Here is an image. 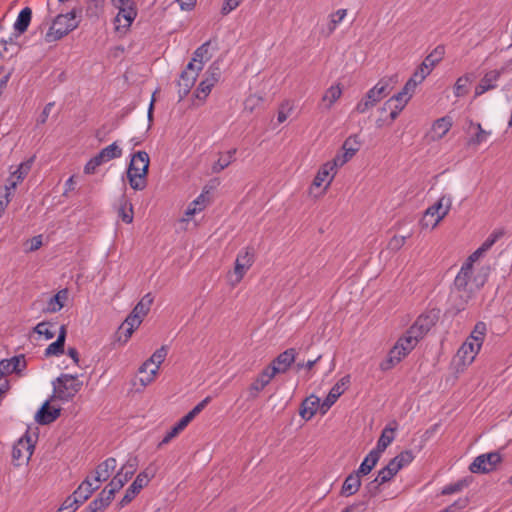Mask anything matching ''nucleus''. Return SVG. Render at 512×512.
Returning <instances> with one entry per match:
<instances>
[{"label": "nucleus", "mask_w": 512, "mask_h": 512, "mask_svg": "<svg viewBox=\"0 0 512 512\" xmlns=\"http://www.w3.org/2000/svg\"><path fill=\"white\" fill-rule=\"evenodd\" d=\"M436 213L432 209V207H428L424 213V216L421 220V225L423 228H435L437 225H434L433 223L436 220Z\"/></svg>", "instance_id": "13d9d810"}, {"label": "nucleus", "mask_w": 512, "mask_h": 512, "mask_svg": "<svg viewBox=\"0 0 512 512\" xmlns=\"http://www.w3.org/2000/svg\"><path fill=\"white\" fill-rule=\"evenodd\" d=\"M503 230L493 231L486 240L479 247L484 253H486L491 247L503 236Z\"/></svg>", "instance_id": "5fc2aeb1"}, {"label": "nucleus", "mask_w": 512, "mask_h": 512, "mask_svg": "<svg viewBox=\"0 0 512 512\" xmlns=\"http://www.w3.org/2000/svg\"><path fill=\"white\" fill-rule=\"evenodd\" d=\"M99 488L97 483H94L90 477H87L73 492L77 498L78 503H84L92 493Z\"/></svg>", "instance_id": "c85d7f7f"}, {"label": "nucleus", "mask_w": 512, "mask_h": 512, "mask_svg": "<svg viewBox=\"0 0 512 512\" xmlns=\"http://www.w3.org/2000/svg\"><path fill=\"white\" fill-rule=\"evenodd\" d=\"M130 478L126 476L124 472L119 470L116 475L111 479L108 485L105 487L112 495L115 496V493L118 492L129 480Z\"/></svg>", "instance_id": "a19ab883"}, {"label": "nucleus", "mask_w": 512, "mask_h": 512, "mask_svg": "<svg viewBox=\"0 0 512 512\" xmlns=\"http://www.w3.org/2000/svg\"><path fill=\"white\" fill-rule=\"evenodd\" d=\"M190 422L183 416L164 436L161 444L169 443L174 437L182 432Z\"/></svg>", "instance_id": "37998d69"}, {"label": "nucleus", "mask_w": 512, "mask_h": 512, "mask_svg": "<svg viewBox=\"0 0 512 512\" xmlns=\"http://www.w3.org/2000/svg\"><path fill=\"white\" fill-rule=\"evenodd\" d=\"M415 458V455L411 450H405L396 455L393 459L389 461L391 465L394 464V468L399 471L402 468L409 465Z\"/></svg>", "instance_id": "4c0bfd02"}, {"label": "nucleus", "mask_w": 512, "mask_h": 512, "mask_svg": "<svg viewBox=\"0 0 512 512\" xmlns=\"http://www.w3.org/2000/svg\"><path fill=\"white\" fill-rule=\"evenodd\" d=\"M211 397L207 396L200 401L191 411H189L184 417L191 422L203 409L210 403Z\"/></svg>", "instance_id": "052dcab7"}, {"label": "nucleus", "mask_w": 512, "mask_h": 512, "mask_svg": "<svg viewBox=\"0 0 512 512\" xmlns=\"http://www.w3.org/2000/svg\"><path fill=\"white\" fill-rule=\"evenodd\" d=\"M137 459L129 458L125 464L122 465L120 470L126 474L130 479L137 470Z\"/></svg>", "instance_id": "e2e57ef3"}, {"label": "nucleus", "mask_w": 512, "mask_h": 512, "mask_svg": "<svg viewBox=\"0 0 512 512\" xmlns=\"http://www.w3.org/2000/svg\"><path fill=\"white\" fill-rule=\"evenodd\" d=\"M33 159H30L28 161L22 162L16 171L13 172L12 176H15L17 178V181H21L24 179V177L28 174L32 167Z\"/></svg>", "instance_id": "680f3d73"}, {"label": "nucleus", "mask_w": 512, "mask_h": 512, "mask_svg": "<svg viewBox=\"0 0 512 512\" xmlns=\"http://www.w3.org/2000/svg\"><path fill=\"white\" fill-rule=\"evenodd\" d=\"M453 198L450 194H443L437 202L431 205L436 215V220L433 223L434 225H438L445 216L449 213L452 206Z\"/></svg>", "instance_id": "a878e982"}, {"label": "nucleus", "mask_w": 512, "mask_h": 512, "mask_svg": "<svg viewBox=\"0 0 512 512\" xmlns=\"http://www.w3.org/2000/svg\"><path fill=\"white\" fill-rule=\"evenodd\" d=\"M408 236H400V235H395L393 236L389 243H388V247L391 249V250H399L400 248L403 247V245L405 244L406 240H407Z\"/></svg>", "instance_id": "338daca9"}, {"label": "nucleus", "mask_w": 512, "mask_h": 512, "mask_svg": "<svg viewBox=\"0 0 512 512\" xmlns=\"http://www.w3.org/2000/svg\"><path fill=\"white\" fill-rule=\"evenodd\" d=\"M336 173L337 169L335 168L334 163H331L330 161L324 163L318 170L313 180L312 187L318 188L325 183L324 191H326L327 188L330 186L331 182L333 181Z\"/></svg>", "instance_id": "f3484780"}, {"label": "nucleus", "mask_w": 512, "mask_h": 512, "mask_svg": "<svg viewBox=\"0 0 512 512\" xmlns=\"http://www.w3.org/2000/svg\"><path fill=\"white\" fill-rule=\"evenodd\" d=\"M350 383V376L342 377L329 391L326 398L321 403V414L324 415L337 401V399L345 392Z\"/></svg>", "instance_id": "f8f14e48"}, {"label": "nucleus", "mask_w": 512, "mask_h": 512, "mask_svg": "<svg viewBox=\"0 0 512 512\" xmlns=\"http://www.w3.org/2000/svg\"><path fill=\"white\" fill-rule=\"evenodd\" d=\"M361 143L357 135L349 136L342 145V151L346 152L348 156H354L360 149Z\"/></svg>", "instance_id": "49530a36"}, {"label": "nucleus", "mask_w": 512, "mask_h": 512, "mask_svg": "<svg viewBox=\"0 0 512 512\" xmlns=\"http://www.w3.org/2000/svg\"><path fill=\"white\" fill-rule=\"evenodd\" d=\"M78 22L76 21V12L71 10L66 14H59L54 19L49 30L45 34V41L48 43L60 40L68 33L76 29Z\"/></svg>", "instance_id": "39448f33"}, {"label": "nucleus", "mask_w": 512, "mask_h": 512, "mask_svg": "<svg viewBox=\"0 0 512 512\" xmlns=\"http://www.w3.org/2000/svg\"><path fill=\"white\" fill-rule=\"evenodd\" d=\"M275 377L272 370L267 366L252 382L249 387V394L251 398H257L259 393L271 382Z\"/></svg>", "instance_id": "412c9836"}, {"label": "nucleus", "mask_w": 512, "mask_h": 512, "mask_svg": "<svg viewBox=\"0 0 512 512\" xmlns=\"http://www.w3.org/2000/svg\"><path fill=\"white\" fill-rule=\"evenodd\" d=\"M471 82L472 78L468 74L459 77L454 85V95L458 98L465 96L468 93V87Z\"/></svg>", "instance_id": "c03bdc74"}, {"label": "nucleus", "mask_w": 512, "mask_h": 512, "mask_svg": "<svg viewBox=\"0 0 512 512\" xmlns=\"http://www.w3.org/2000/svg\"><path fill=\"white\" fill-rule=\"evenodd\" d=\"M395 82L394 77L380 79L356 104L354 111L359 114L366 113L390 93Z\"/></svg>", "instance_id": "7ed1b4c3"}, {"label": "nucleus", "mask_w": 512, "mask_h": 512, "mask_svg": "<svg viewBox=\"0 0 512 512\" xmlns=\"http://www.w3.org/2000/svg\"><path fill=\"white\" fill-rule=\"evenodd\" d=\"M154 475L155 472L150 468H147L144 471L140 472L126 490L125 495L120 500V508H123L126 505H128L139 494V492L148 485V483L154 477Z\"/></svg>", "instance_id": "6e6552de"}, {"label": "nucleus", "mask_w": 512, "mask_h": 512, "mask_svg": "<svg viewBox=\"0 0 512 512\" xmlns=\"http://www.w3.org/2000/svg\"><path fill=\"white\" fill-rule=\"evenodd\" d=\"M199 75V71L190 69L189 66L182 71L180 78L177 82L179 101H182L194 86L195 81Z\"/></svg>", "instance_id": "2eb2a0df"}, {"label": "nucleus", "mask_w": 512, "mask_h": 512, "mask_svg": "<svg viewBox=\"0 0 512 512\" xmlns=\"http://www.w3.org/2000/svg\"><path fill=\"white\" fill-rule=\"evenodd\" d=\"M254 262V254L249 248L241 250L235 260V283H239Z\"/></svg>", "instance_id": "ddd939ff"}, {"label": "nucleus", "mask_w": 512, "mask_h": 512, "mask_svg": "<svg viewBox=\"0 0 512 512\" xmlns=\"http://www.w3.org/2000/svg\"><path fill=\"white\" fill-rule=\"evenodd\" d=\"M168 354V350L166 346H161L159 349H157L149 359H147L140 367L138 372L144 373L147 371V369L154 365L153 368L150 369L149 375L147 376H140L139 382L142 387H146L147 385L151 384L156 375L158 374L160 365L164 362L166 356Z\"/></svg>", "instance_id": "0eeeda50"}, {"label": "nucleus", "mask_w": 512, "mask_h": 512, "mask_svg": "<svg viewBox=\"0 0 512 512\" xmlns=\"http://www.w3.org/2000/svg\"><path fill=\"white\" fill-rule=\"evenodd\" d=\"M361 486V475L356 471L346 477L342 485L341 493L344 496H352L357 493Z\"/></svg>", "instance_id": "7c9ffc66"}, {"label": "nucleus", "mask_w": 512, "mask_h": 512, "mask_svg": "<svg viewBox=\"0 0 512 512\" xmlns=\"http://www.w3.org/2000/svg\"><path fill=\"white\" fill-rule=\"evenodd\" d=\"M380 455L373 449L366 455L359 468L356 470L361 476L369 474L376 466L380 459Z\"/></svg>", "instance_id": "473e14b6"}, {"label": "nucleus", "mask_w": 512, "mask_h": 512, "mask_svg": "<svg viewBox=\"0 0 512 512\" xmlns=\"http://www.w3.org/2000/svg\"><path fill=\"white\" fill-rule=\"evenodd\" d=\"M101 151L103 152L107 161L119 158L122 155V149L116 142H113L112 144L103 148Z\"/></svg>", "instance_id": "864d4df0"}, {"label": "nucleus", "mask_w": 512, "mask_h": 512, "mask_svg": "<svg viewBox=\"0 0 512 512\" xmlns=\"http://www.w3.org/2000/svg\"><path fill=\"white\" fill-rule=\"evenodd\" d=\"M53 327L54 324L50 322H40L35 326L34 331L39 335H43L46 340H50L55 335L54 330H52Z\"/></svg>", "instance_id": "3c124183"}, {"label": "nucleus", "mask_w": 512, "mask_h": 512, "mask_svg": "<svg viewBox=\"0 0 512 512\" xmlns=\"http://www.w3.org/2000/svg\"><path fill=\"white\" fill-rule=\"evenodd\" d=\"M410 351L405 348L402 342H396L395 345L389 351L388 357L386 360L380 363V369L383 371H387L398 364L403 358H405Z\"/></svg>", "instance_id": "a211bd4d"}, {"label": "nucleus", "mask_w": 512, "mask_h": 512, "mask_svg": "<svg viewBox=\"0 0 512 512\" xmlns=\"http://www.w3.org/2000/svg\"><path fill=\"white\" fill-rule=\"evenodd\" d=\"M53 399L46 400L35 414V421L40 425H48L53 423L61 414L60 407L50 406Z\"/></svg>", "instance_id": "dca6fc26"}, {"label": "nucleus", "mask_w": 512, "mask_h": 512, "mask_svg": "<svg viewBox=\"0 0 512 512\" xmlns=\"http://www.w3.org/2000/svg\"><path fill=\"white\" fill-rule=\"evenodd\" d=\"M425 79L422 78L416 71L413 73V75L408 79V81L405 83L406 90H412L415 92V89L417 85L422 83Z\"/></svg>", "instance_id": "774afa93"}, {"label": "nucleus", "mask_w": 512, "mask_h": 512, "mask_svg": "<svg viewBox=\"0 0 512 512\" xmlns=\"http://www.w3.org/2000/svg\"><path fill=\"white\" fill-rule=\"evenodd\" d=\"M212 80H208L207 78H204L198 85L196 91H195V97L200 100H205L206 97L211 92L212 88L214 87Z\"/></svg>", "instance_id": "09e8293b"}, {"label": "nucleus", "mask_w": 512, "mask_h": 512, "mask_svg": "<svg viewBox=\"0 0 512 512\" xmlns=\"http://www.w3.org/2000/svg\"><path fill=\"white\" fill-rule=\"evenodd\" d=\"M319 411L321 413L320 398L310 395L305 398L301 404L299 414L305 420H310Z\"/></svg>", "instance_id": "b1692460"}, {"label": "nucleus", "mask_w": 512, "mask_h": 512, "mask_svg": "<svg viewBox=\"0 0 512 512\" xmlns=\"http://www.w3.org/2000/svg\"><path fill=\"white\" fill-rule=\"evenodd\" d=\"M397 341L398 342H402L403 346L405 348H407L410 352L418 344V341L416 340V337H414L411 334H409L408 331H406V333L402 337H400Z\"/></svg>", "instance_id": "69168bd1"}, {"label": "nucleus", "mask_w": 512, "mask_h": 512, "mask_svg": "<svg viewBox=\"0 0 512 512\" xmlns=\"http://www.w3.org/2000/svg\"><path fill=\"white\" fill-rule=\"evenodd\" d=\"M152 303H153V297L150 293H147L136 304V306L133 308L132 312L137 314V316H139L141 319H143L149 312Z\"/></svg>", "instance_id": "79ce46f5"}, {"label": "nucleus", "mask_w": 512, "mask_h": 512, "mask_svg": "<svg viewBox=\"0 0 512 512\" xmlns=\"http://www.w3.org/2000/svg\"><path fill=\"white\" fill-rule=\"evenodd\" d=\"M65 342L60 339H56L53 343L49 344L45 349V356H60L64 353Z\"/></svg>", "instance_id": "603ef678"}, {"label": "nucleus", "mask_w": 512, "mask_h": 512, "mask_svg": "<svg viewBox=\"0 0 512 512\" xmlns=\"http://www.w3.org/2000/svg\"><path fill=\"white\" fill-rule=\"evenodd\" d=\"M67 297L68 291L66 289L58 291L54 296H52L49 299L47 303V311L51 313L60 311L63 308L64 303L67 300Z\"/></svg>", "instance_id": "c9c22d12"}, {"label": "nucleus", "mask_w": 512, "mask_h": 512, "mask_svg": "<svg viewBox=\"0 0 512 512\" xmlns=\"http://www.w3.org/2000/svg\"><path fill=\"white\" fill-rule=\"evenodd\" d=\"M143 319H141L139 316H137V314L131 312L127 317L126 319L124 320V322L122 323V325L119 327V330H123V334H124V337H122V335H120L118 337V340L119 341H122L123 343H126L130 337L132 336L133 332L135 331V329H137L140 324L142 323Z\"/></svg>", "instance_id": "393cba45"}, {"label": "nucleus", "mask_w": 512, "mask_h": 512, "mask_svg": "<svg viewBox=\"0 0 512 512\" xmlns=\"http://www.w3.org/2000/svg\"><path fill=\"white\" fill-rule=\"evenodd\" d=\"M452 126V120L450 117H442L437 119L431 129V138L432 140H440L442 139L450 130Z\"/></svg>", "instance_id": "c756f323"}, {"label": "nucleus", "mask_w": 512, "mask_h": 512, "mask_svg": "<svg viewBox=\"0 0 512 512\" xmlns=\"http://www.w3.org/2000/svg\"><path fill=\"white\" fill-rule=\"evenodd\" d=\"M117 467V461L114 457H109L101 462L95 469V475L92 479L94 483H97L100 486L101 482L108 480L112 474V472Z\"/></svg>", "instance_id": "6ab92c4d"}, {"label": "nucleus", "mask_w": 512, "mask_h": 512, "mask_svg": "<svg viewBox=\"0 0 512 512\" xmlns=\"http://www.w3.org/2000/svg\"><path fill=\"white\" fill-rule=\"evenodd\" d=\"M468 502L469 501L467 498H459L450 506L443 509V512H461L463 509L467 507Z\"/></svg>", "instance_id": "0e129e2a"}, {"label": "nucleus", "mask_w": 512, "mask_h": 512, "mask_svg": "<svg viewBox=\"0 0 512 512\" xmlns=\"http://www.w3.org/2000/svg\"><path fill=\"white\" fill-rule=\"evenodd\" d=\"M2 362L8 363L7 373H21L27 366L24 355H17L10 359H2Z\"/></svg>", "instance_id": "58836bf2"}, {"label": "nucleus", "mask_w": 512, "mask_h": 512, "mask_svg": "<svg viewBox=\"0 0 512 512\" xmlns=\"http://www.w3.org/2000/svg\"><path fill=\"white\" fill-rule=\"evenodd\" d=\"M237 150L235 148L228 150L227 152L221 153L218 160L213 164L212 171L219 173L228 167L234 160Z\"/></svg>", "instance_id": "f704fd0d"}, {"label": "nucleus", "mask_w": 512, "mask_h": 512, "mask_svg": "<svg viewBox=\"0 0 512 512\" xmlns=\"http://www.w3.org/2000/svg\"><path fill=\"white\" fill-rule=\"evenodd\" d=\"M209 46L210 41H206L194 51L192 60L187 64L190 69L193 68L196 71H202L205 63L211 58V55L209 54Z\"/></svg>", "instance_id": "aec40b11"}, {"label": "nucleus", "mask_w": 512, "mask_h": 512, "mask_svg": "<svg viewBox=\"0 0 512 512\" xmlns=\"http://www.w3.org/2000/svg\"><path fill=\"white\" fill-rule=\"evenodd\" d=\"M473 269L470 264H463L454 280V290L451 294V301L457 312L464 310L475 291L479 290L484 281L478 283L472 279Z\"/></svg>", "instance_id": "f257e3e1"}, {"label": "nucleus", "mask_w": 512, "mask_h": 512, "mask_svg": "<svg viewBox=\"0 0 512 512\" xmlns=\"http://www.w3.org/2000/svg\"><path fill=\"white\" fill-rule=\"evenodd\" d=\"M112 5L118 9L115 17L116 29H128L137 17V8L134 0H111Z\"/></svg>", "instance_id": "423d86ee"}, {"label": "nucleus", "mask_w": 512, "mask_h": 512, "mask_svg": "<svg viewBox=\"0 0 512 512\" xmlns=\"http://www.w3.org/2000/svg\"><path fill=\"white\" fill-rule=\"evenodd\" d=\"M486 332H487L486 324L482 321H479L475 324L473 330L471 331L470 335L467 337L466 340L471 341L473 343H478L479 346L482 347Z\"/></svg>", "instance_id": "ea45409f"}, {"label": "nucleus", "mask_w": 512, "mask_h": 512, "mask_svg": "<svg viewBox=\"0 0 512 512\" xmlns=\"http://www.w3.org/2000/svg\"><path fill=\"white\" fill-rule=\"evenodd\" d=\"M342 89L340 85L329 87L322 97V102L326 109H330L333 104L341 97Z\"/></svg>", "instance_id": "e433bc0d"}, {"label": "nucleus", "mask_w": 512, "mask_h": 512, "mask_svg": "<svg viewBox=\"0 0 512 512\" xmlns=\"http://www.w3.org/2000/svg\"><path fill=\"white\" fill-rule=\"evenodd\" d=\"M149 168V155L145 151L133 154L127 169L129 185L133 190H143L146 187V177Z\"/></svg>", "instance_id": "f03ea898"}, {"label": "nucleus", "mask_w": 512, "mask_h": 512, "mask_svg": "<svg viewBox=\"0 0 512 512\" xmlns=\"http://www.w3.org/2000/svg\"><path fill=\"white\" fill-rule=\"evenodd\" d=\"M396 428L397 425L394 422V426L388 425L383 429L375 448H373V450L376 451L380 456L386 450V448L394 441V432Z\"/></svg>", "instance_id": "bb28decb"}, {"label": "nucleus", "mask_w": 512, "mask_h": 512, "mask_svg": "<svg viewBox=\"0 0 512 512\" xmlns=\"http://www.w3.org/2000/svg\"><path fill=\"white\" fill-rule=\"evenodd\" d=\"M211 397L207 396L200 401L191 411H189L184 417L191 422L203 409L210 403Z\"/></svg>", "instance_id": "bf43d9fd"}, {"label": "nucleus", "mask_w": 512, "mask_h": 512, "mask_svg": "<svg viewBox=\"0 0 512 512\" xmlns=\"http://www.w3.org/2000/svg\"><path fill=\"white\" fill-rule=\"evenodd\" d=\"M499 78V72L496 70L486 72L479 84L475 87V97L481 96L485 92L495 89Z\"/></svg>", "instance_id": "4be33fe9"}, {"label": "nucleus", "mask_w": 512, "mask_h": 512, "mask_svg": "<svg viewBox=\"0 0 512 512\" xmlns=\"http://www.w3.org/2000/svg\"><path fill=\"white\" fill-rule=\"evenodd\" d=\"M296 356V350L289 348L280 353L268 367L272 370V374L285 373L295 362Z\"/></svg>", "instance_id": "4468645a"}, {"label": "nucleus", "mask_w": 512, "mask_h": 512, "mask_svg": "<svg viewBox=\"0 0 512 512\" xmlns=\"http://www.w3.org/2000/svg\"><path fill=\"white\" fill-rule=\"evenodd\" d=\"M502 461L499 452L493 451L477 456L469 466L472 473L486 474L496 469L497 465Z\"/></svg>", "instance_id": "1a4fd4ad"}, {"label": "nucleus", "mask_w": 512, "mask_h": 512, "mask_svg": "<svg viewBox=\"0 0 512 512\" xmlns=\"http://www.w3.org/2000/svg\"><path fill=\"white\" fill-rule=\"evenodd\" d=\"M347 15L346 9H339L330 15L329 33L334 32L337 25L340 24Z\"/></svg>", "instance_id": "4d7b16f0"}, {"label": "nucleus", "mask_w": 512, "mask_h": 512, "mask_svg": "<svg viewBox=\"0 0 512 512\" xmlns=\"http://www.w3.org/2000/svg\"><path fill=\"white\" fill-rule=\"evenodd\" d=\"M480 349L481 346H479L478 343L465 340L456 354V359L458 360L457 371H463L466 367L471 365L478 355Z\"/></svg>", "instance_id": "9d476101"}, {"label": "nucleus", "mask_w": 512, "mask_h": 512, "mask_svg": "<svg viewBox=\"0 0 512 512\" xmlns=\"http://www.w3.org/2000/svg\"><path fill=\"white\" fill-rule=\"evenodd\" d=\"M34 444L29 436L21 437L13 446L12 458L17 461V465L28 462L33 454Z\"/></svg>", "instance_id": "9b49d317"}, {"label": "nucleus", "mask_w": 512, "mask_h": 512, "mask_svg": "<svg viewBox=\"0 0 512 512\" xmlns=\"http://www.w3.org/2000/svg\"><path fill=\"white\" fill-rule=\"evenodd\" d=\"M413 94H414V92L412 90H406V85H404V87L402 88V90L399 93H397L396 95L391 97L384 104L383 110H385L386 106L390 105L393 102H396L395 105H396L397 109H404V107L406 106L408 101L411 99Z\"/></svg>", "instance_id": "72a5a7b5"}, {"label": "nucleus", "mask_w": 512, "mask_h": 512, "mask_svg": "<svg viewBox=\"0 0 512 512\" xmlns=\"http://www.w3.org/2000/svg\"><path fill=\"white\" fill-rule=\"evenodd\" d=\"M53 394L51 399H56L61 402L71 401L75 395L81 390L83 383L78 380L77 375L63 373L57 377L53 382Z\"/></svg>", "instance_id": "20e7f679"}, {"label": "nucleus", "mask_w": 512, "mask_h": 512, "mask_svg": "<svg viewBox=\"0 0 512 512\" xmlns=\"http://www.w3.org/2000/svg\"><path fill=\"white\" fill-rule=\"evenodd\" d=\"M80 505L81 503H78L77 498L72 494L64 500L57 512H75Z\"/></svg>", "instance_id": "6e6d98bb"}, {"label": "nucleus", "mask_w": 512, "mask_h": 512, "mask_svg": "<svg viewBox=\"0 0 512 512\" xmlns=\"http://www.w3.org/2000/svg\"><path fill=\"white\" fill-rule=\"evenodd\" d=\"M472 130H474V134L468 139V145L470 146H479L492 135V131L485 130L480 123L470 120L468 132L470 133Z\"/></svg>", "instance_id": "5701e85b"}, {"label": "nucleus", "mask_w": 512, "mask_h": 512, "mask_svg": "<svg viewBox=\"0 0 512 512\" xmlns=\"http://www.w3.org/2000/svg\"><path fill=\"white\" fill-rule=\"evenodd\" d=\"M443 54L444 48L438 46L429 55L425 57L422 64H426L427 68L432 71L434 67L441 61Z\"/></svg>", "instance_id": "a18cd8bd"}, {"label": "nucleus", "mask_w": 512, "mask_h": 512, "mask_svg": "<svg viewBox=\"0 0 512 512\" xmlns=\"http://www.w3.org/2000/svg\"><path fill=\"white\" fill-rule=\"evenodd\" d=\"M114 495L111 494L107 489H103L97 498H95L88 507L86 512H102L113 500Z\"/></svg>", "instance_id": "cd10ccee"}, {"label": "nucleus", "mask_w": 512, "mask_h": 512, "mask_svg": "<svg viewBox=\"0 0 512 512\" xmlns=\"http://www.w3.org/2000/svg\"><path fill=\"white\" fill-rule=\"evenodd\" d=\"M32 18V11L29 7L23 8L13 25L14 31L18 32V35L23 34L29 27Z\"/></svg>", "instance_id": "2f4dec72"}, {"label": "nucleus", "mask_w": 512, "mask_h": 512, "mask_svg": "<svg viewBox=\"0 0 512 512\" xmlns=\"http://www.w3.org/2000/svg\"><path fill=\"white\" fill-rule=\"evenodd\" d=\"M436 320V314L428 313L420 315L416 319L415 323L422 328V331H426L428 333L429 330L435 325Z\"/></svg>", "instance_id": "de8ad7c7"}, {"label": "nucleus", "mask_w": 512, "mask_h": 512, "mask_svg": "<svg viewBox=\"0 0 512 512\" xmlns=\"http://www.w3.org/2000/svg\"><path fill=\"white\" fill-rule=\"evenodd\" d=\"M397 473L398 471L394 468V464L391 465L388 463L385 467L378 471L376 479L381 484H384L390 481Z\"/></svg>", "instance_id": "8fccbe9b"}]
</instances>
